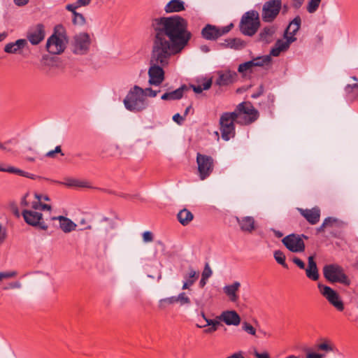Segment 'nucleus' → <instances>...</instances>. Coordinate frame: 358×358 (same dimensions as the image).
Wrapping results in <instances>:
<instances>
[{"instance_id":"49","label":"nucleus","mask_w":358,"mask_h":358,"mask_svg":"<svg viewBox=\"0 0 358 358\" xmlns=\"http://www.w3.org/2000/svg\"><path fill=\"white\" fill-rule=\"evenodd\" d=\"M206 322V324H203V325H201V324H197V327L199 328H203V327H206V326H210V327H217L219 324H220V322L217 320H211V319H206L205 320Z\"/></svg>"},{"instance_id":"28","label":"nucleus","mask_w":358,"mask_h":358,"mask_svg":"<svg viewBox=\"0 0 358 358\" xmlns=\"http://www.w3.org/2000/svg\"><path fill=\"white\" fill-rule=\"evenodd\" d=\"M321 343L317 345L316 348L319 351H323L326 353L334 352L336 346L334 343L328 338L321 339Z\"/></svg>"},{"instance_id":"22","label":"nucleus","mask_w":358,"mask_h":358,"mask_svg":"<svg viewBox=\"0 0 358 358\" xmlns=\"http://www.w3.org/2000/svg\"><path fill=\"white\" fill-rule=\"evenodd\" d=\"M241 287V284L238 282H234L231 285H226L224 287V292L229 296V299L232 302H236L238 299L237 292Z\"/></svg>"},{"instance_id":"63","label":"nucleus","mask_w":358,"mask_h":358,"mask_svg":"<svg viewBox=\"0 0 358 358\" xmlns=\"http://www.w3.org/2000/svg\"><path fill=\"white\" fill-rule=\"evenodd\" d=\"M328 221H329V220H324L323 221V223L322 224V225L317 229V233H320L322 231H324V229L327 227V222Z\"/></svg>"},{"instance_id":"18","label":"nucleus","mask_w":358,"mask_h":358,"mask_svg":"<svg viewBox=\"0 0 358 358\" xmlns=\"http://www.w3.org/2000/svg\"><path fill=\"white\" fill-rule=\"evenodd\" d=\"M219 319L227 325L237 326L241 322V317L235 310L222 312Z\"/></svg>"},{"instance_id":"26","label":"nucleus","mask_w":358,"mask_h":358,"mask_svg":"<svg viewBox=\"0 0 358 358\" xmlns=\"http://www.w3.org/2000/svg\"><path fill=\"white\" fill-rule=\"evenodd\" d=\"M185 9V2L182 0H171L165 6L166 13H178Z\"/></svg>"},{"instance_id":"21","label":"nucleus","mask_w":358,"mask_h":358,"mask_svg":"<svg viewBox=\"0 0 358 358\" xmlns=\"http://www.w3.org/2000/svg\"><path fill=\"white\" fill-rule=\"evenodd\" d=\"M52 219L58 220L59 221V227L65 233H69L74 231L77 227V225L70 219L62 215L52 217Z\"/></svg>"},{"instance_id":"40","label":"nucleus","mask_w":358,"mask_h":358,"mask_svg":"<svg viewBox=\"0 0 358 358\" xmlns=\"http://www.w3.org/2000/svg\"><path fill=\"white\" fill-rule=\"evenodd\" d=\"M321 2V0H309L308 6H307V10L310 13H315Z\"/></svg>"},{"instance_id":"38","label":"nucleus","mask_w":358,"mask_h":358,"mask_svg":"<svg viewBox=\"0 0 358 358\" xmlns=\"http://www.w3.org/2000/svg\"><path fill=\"white\" fill-rule=\"evenodd\" d=\"M274 258L275 261L282 266L284 268H287L288 266L285 262V255L280 250H276L274 252Z\"/></svg>"},{"instance_id":"4","label":"nucleus","mask_w":358,"mask_h":358,"mask_svg":"<svg viewBox=\"0 0 358 358\" xmlns=\"http://www.w3.org/2000/svg\"><path fill=\"white\" fill-rule=\"evenodd\" d=\"M125 108L132 113H140L145 110L149 104L148 100L145 98L143 88L134 85L127 92L123 100Z\"/></svg>"},{"instance_id":"60","label":"nucleus","mask_w":358,"mask_h":358,"mask_svg":"<svg viewBox=\"0 0 358 358\" xmlns=\"http://www.w3.org/2000/svg\"><path fill=\"white\" fill-rule=\"evenodd\" d=\"M305 0H292V6L294 8H299Z\"/></svg>"},{"instance_id":"45","label":"nucleus","mask_w":358,"mask_h":358,"mask_svg":"<svg viewBox=\"0 0 358 358\" xmlns=\"http://www.w3.org/2000/svg\"><path fill=\"white\" fill-rule=\"evenodd\" d=\"M59 153L62 156H64V153L62 151V148L60 145H57L55 147V150H50L45 154V157L49 158H55L56 154Z\"/></svg>"},{"instance_id":"30","label":"nucleus","mask_w":358,"mask_h":358,"mask_svg":"<svg viewBox=\"0 0 358 358\" xmlns=\"http://www.w3.org/2000/svg\"><path fill=\"white\" fill-rule=\"evenodd\" d=\"M285 41L278 40L275 44V45H276V47H278L282 52L288 49L290 44L296 40V38L293 36H289V37H285Z\"/></svg>"},{"instance_id":"42","label":"nucleus","mask_w":358,"mask_h":358,"mask_svg":"<svg viewBox=\"0 0 358 358\" xmlns=\"http://www.w3.org/2000/svg\"><path fill=\"white\" fill-rule=\"evenodd\" d=\"M252 67H254V64L250 60L243 64H241L238 66V71L241 73H244L248 71H250Z\"/></svg>"},{"instance_id":"11","label":"nucleus","mask_w":358,"mask_h":358,"mask_svg":"<svg viewBox=\"0 0 358 358\" xmlns=\"http://www.w3.org/2000/svg\"><path fill=\"white\" fill-rule=\"evenodd\" d=\"M282 242L292 252H301L305 250V243L298 234L287 235L282 238Z\"/></svg>"},{"instance_id":"47","label":"nucleus","mask_w":358,"mask_h":358,"mask_svg":"<svg viewBox=\"0 0 358 358\" xmlns=\"http://www.w3.org/2000/svg\"><path fill=\"white\" fill-rule=\"evenodd\" d=\"M212 274H213V271H212L209 264L206 263L205 264L204 268L202 271L201 277H203V278L208 279L209 278H210Z\"/></svg>"},{"instance_id":"46","label":"nucleus","mask_w":358,"mask_h":358,"mask_svg":"<svg viewBox=\"0 0 358 358\" xmlns=\"http://www.w3.org/2000/svg\"><path fill=\"white\" fill-rule=\"evenodd\" d=\"M325 355L314 352L310 349L306 350V358H324Z\"/></svg>"},{"instance_id":"19","label":"nucleus","mask_w":358,"mask_h":358,"mask_svg":"<svg viewBox=\"0 0 358 358\" xmlns=\"http://www.w3.org/2000/svg\"><path fill=\"white\" fill-rule=\"evenodd\" d=\"M201 35L206 40L215 41L220 37L219 27L209 24H206L201 30Z\"/></svg>"},{"instance_id":"62","label":"nucleus","mask_w":358,"mask_h":358,"mask_svg":"<svg viewBox=\"0 0 358 358\" xmlns=\"http://www.w3.org/2000/svg\"><path fill=\"white\" fill-rule=\"evenodd\" d=\"M226 358H245L243 356V352L241 351L234 353L233 355L226 357Z\"/></svg>"},{"instance_id":"13","label":"nucleus","mask_w":358,"mask_h":358,"mask_svg":"<svg viewBox=\"0 0 358 358\" xmlns=\"http://www.w3.org/2000/svg\"><path fill=\"white\" fill-rule=\"evenodd\" d=\"M45 38L44 26L38 24L27 33V38L32 45L39 44Z\"/></svg>"},{"instance_id":"9","label":"nucleus","mask_w":358,"mask_h":358,"mask_svg":"<svg viewBox=\"0 0 358 358\" xmlns=\"http://www.w3.org/2000/svg\"><path fill=\"white\" fill-rule=\"evenodd\" d=\"M282 7V0H270L264 3L262 17L265 22H272L278 15Z\"/></svg>"},{"instance_id":"3","label":"nucleus","mask_w":358,"mask_h":358,"mask_svg":"<svg viewBox=\"0 0 358 358\" xmlns=\"http://www.w3.org/2000/svg\"><path fill=\"white\" fill-rule=\"evenodd\" d=\"M21 206L25 207L22 211V215L27 224L43 230L48 229V224L43 218L41 211L50 210V205L42 204L41 196L37 194H34L33 200L31 196L27 194L21 201Z\"/></svg>"},{"instance_id":"34","label":"nucleus","mask_w":358,"mask_h":358,"mask_svg":"<svg viewBox=\"0 0 358 358\" xmlns=\"http://www.w3.org/2000/svg\"><path fill=\"white\" fill-rule=\"evenodd\" d=\"M211 85H212V80L208 79V80H206L204 83H203L202 84H199L196 85H192L191 87L192 88L193 91L195 93L199 94V93H201L203 92V90H208L211 87Z\"/></svg>"},{"instance_id":"39","label":"nucleus","mask_w":358,"mask_h":358,"mask_svg":"<svg viewBox=\"0 0 358 358\" xmlns=\"http://www.w3.org/2000/svg\"><path fill=\"white\" fill-rule=\"evenodd\" d=\"M9 171H10V173L17 174V175H19V176H21L23 177H26L28 178L34 179V180L39 178L38 176H37L34 174L29 173L28 172H25V171H24L21 169H17V168H15V169H11Z\"/></svg>"},{"instance_id":"7","label":"nucleus","mask_w":358,"mask_h":358,"mask_svg":"<svg viewBox=\"0 0 358 358\" xmlns=\"http://www.w3.org/2000/svg\"><path fill=\"white\" fill-rule=\"evenodd\" d=\"M196 164L199 176L201 180L206 179L213 173L214 159L212 157L198 152L196 155Z\"/></svg>"},{"instance_id":"43","label":"nucleus","mask_w":358,"mask_h":358,"mask_svg":"<svg viewBox=\"0 0 358 358\" xmlns=\"http://www.w3.org/2000/svg\"><path fill=\"white\" fill-rule=\"evenodd\" d=\"M73 23L76 25H83L85 24V18L83 14L74 13L73 17Z\"/></svg>"},{"instance_id":"6","label":"nucleus","mask_w":358,"mask_h":358,"mask_svg":"<svg viewBox=\"0 0 358 358\" xmlns=\"http://www.w3.org/2000/svg\"><path fill=\"white\" fill-rule=\"evenodd\" d=\"M324 276L331 282H340L349 285L350 280L345 274L343 268L336 264L327 265L323 269Z\"/></svg>"},{"instance_id":"59","label":"nucleus","mask_w":358,"mask_h":358,"mask_svg":"<svg viewBox=\"0 0 358 358\" xmlns=\"http://www.w3.org/2000/svg\"><path fill=\"white\" fill-rule=\"evenodd\" d=\"M173 120L178 124H180L183 122L184 118L179 113H176L173 115Z\"/></svg>"},{"instance_id":"25","label":"nucleus","mask_w":358,"mask_h":358,"mask_svg":"<svg viewBox=\"0 0 358 358\" xmlns=\"http://www.w3.org/2000/svg\"><path fill=\"white\" fill-rule=\"evenodd\" d=\"M306 273V276L312 280H317L319 278L318 270L313 256L308 257V265Z\"/></svg>"},{"instance_id":"5","label":"nucleus","mask_w":358,"mask_h":358,"mask_svg":"<svg viewBox=\"0 0 358 358\" xmlns=\"http://www.w3.org/2000/svg\"><path fill=\"white\" fill-rule=\"evenodd\" d=\"M260 26L259 15L257 11L250 10L245 12L241 17L239 29L245 36H252L256 34Z\"/></svg>"},{"instance_id":"54","label":"nucleus","mask_w":358,"mask_h":358,"mask_svg":"<svg viewBox=\"0 0 358 358\" xmlns=\"http://www.w3.org/2000/svg\"><path fill=\"white\" fill-rule=\"evenodd\" d=\"M14 143V140H12V139L8 140V141H6V142H5V143H1L0 142V150H8V151H9V150H10V149H9V148H8V146L10 144H12V143Z\"/></svg>"},{"instance_id":"64","label":"nucleus","mask_w":358,"mask_h":358,"mask_svg":"<svg viewBox=\"0 0 358 358\" xmlns=\"http://www.w3.org/2000/svg\"><path fill=\"white\" fill-rule=\"evenodd\" d=\"M325 220H329V221L327 222V227H333L334 224H336L338 222V220L336 218L331 217H329Z\"/></svg>"},{"instance_id":"17","label":"nucleus","mask_w":358,"mask_h":358,"mask_svg":"<svg viewBox=\"0 0 358 358\" xmlns=\"http://www.w3.org/2000/svg\"><path fill=\"white\" fill-rule=\"evenodd\" d=\"M28 45L26 39H17L15 42L7 43L3 48L5 52L8 54H20L21 51Z\"/></svg>"},{"instance_id":"27","label":"nucleus","mask_w":358,"mask_h":358,"mask_svg":"<svg viewBox=\"0 0 358 358\" xmlns=\"http://www.w3.org/2000/svg\"><path fill=\"white\" fill-rule=\"evenodd\" d=\"M274 26H268L264 27L259 34V39L266 43H270L272 41L273 34L275 32Z\"/></svg>"},{"instance_id":"20","label":"nucleus","mask_w":358,"mask_h":358,"mask_svg":"<svg viewBox=\"0 0 358 358\" xmlns=\"http://www.w3.org/2000/svg\"><path fill=\"white\" fill-rule=\"evenodd\" d=\"M187 90L186 85H182L180 87L169 92H165L161 96V99L164 101H174L179 100L183 96L185 91Z\"/></svg>"},{"instance_id":"48","label":"nucleus","mask_w":358,"mask_h":358,"mask_svg":"<svg viewBox=\"0 0 358 358\" xmlns=\"http://www.w3.org/2000/svg\"><path fill=\"white\" fill-rule=\"evenodd\" d=\"M17 272L15 271H6V272H0V281L3 279L11 278L15 277L17 275Z\"/></svg>"},{"instance_id":"1","label":"nucleus","mask_w":358,"mask_h":358,"mask_svg":"<svg viewBox=\"0 0 358 358\" xmlns=\"http://www.w3.org/2000/svg\"><path fill=\"white\" fill-rule=\"evenodd\" d=\"M151 26L153 40L148 83L150 85L159 86L164 80L162 67L168 64L171 56L184 49L192 34L187 29V20L177 15L155 18Z\"/></svg>"},{"instance_id":"33","label":"nucleus","mask_w":358,"mask_h":358,"mask_svg":"<svg viewBox=\"0 0 358 358\" xmlns=\"http://www.w3.org/2000/svg\"><path fill=\"white\" fill-rule=\"evenodd\" d=\"M254 64L255 66H264V65H268L270 64L271 61V57L270 55H264L262 57H257L251 60Z\"/></svg>"},{"instance_id":"58","label":"nucleus","mask_w":358,"mask_h":358,"mask_svg":"<svg viewBox=\"0 0 358 358\" xmlns=\"http://www.w3.org/2000/svg\"><path fill=\"white\" fill-rule=\"evenodd\" d=\"M282 51L280 50V49L275 45L274 48H273L270 52V56L272 55L273 57H278Z\"/></svg>"},{"instance_id":"15","label":"nucleus","mask_w":358,"mask_h":358,"mask_svg":"<svg viewBox=\"0 0 358 358\" xmlns=\"http://www.w3.org/2000/svg\"><path fill=\"white\" fill-rule=\"evenodd\" d=\"M240 229L245 233H252L256 228L255 220L252 216L235 217Z\"/></svg>"},{"instance_id":"35","label":"nucleus","mask_w":358,"mask_h":358,"mask_svg":"<svg viewBox=\"0 0 358 358\" xmlns=\"http://www.w3.org/2000/svg\"><path fill=\"white\" fill-rule=\"evenodd\" d=\"M175 303H176L175 296L162 299L159 301V308L160 309L164 310V309L166 308L169 306L173 305Z\"/></svg>"},{"instance_id":"14","label":"nucleus","mask_w":358,"mask_h":358,"mask_svg":"<svg viewBox=\"0 0 358 358\" xmlns=\"http://www.w3.org/2000/svg\"><path fill=\"white\" fill-rule=\"evenodd\" d=\"M237 76V73L233 71H219L216 84L219 86L229 85L236 80Z\"/></svg>"},{"instance_id":"29","label":"nucleus","mask_w":358,"mask_h":358,"mask_svg":"<svg viewBox=\"0 0 358 358\" xmlns=\"http://www.w3.org/2000/svg\"><path fill=\"white\" fill-rule=\"evenodd\" d=\"M178 220L183 226L187 225L193 220V214L186 208L181 210L178 213Z\"/></svg>"},{"instance_id":"61","label":"nucleus","mask_w":358,"mask_h":358,"mask_svg":"<svg viewBox=\"0 0 358 358\" xmlns=\"http://www.w3.org/2000/svg\"><path fill=\"white\" fill-rule=\"evenodd\" d=\"M92 0H77V3L79 7L88 6Z\"/></svg>"},{"instance_id":"12","label":"nucleus","mask_w":358,"mask_h":358,"mask_svg":"<svg viewBox=\"0 0 358 358\" xmlns=\"http://www.w3.org/2000/svg\"><path fill=\"white\" fill-rule=\"evenodd\" d=\"M66 45L62 36L53 34L47 41L46 49L52 55H58L64 52Z\"/></svg>"},{"instance_id":"50","label":"nucleus","mask_w":358,"mask_h":358,"mask_svg":"<svg viewBox=\"0 0 358 358\" xmlns=\"http://www.w3.org/2000/svg\"><path fill=\"white\" fill-rule=\"evenodd\" d=\"M7 238L6 229L0 224V245L4 243Z\"/></svg>"},{"instance_id":"36","label":"nucleus","mask_w":358,"mask_h":358,"mask_svg":"<svg viewBox=\"0 0 358 358\" xmlns=\"http://www.w3.org/2000/svg\"><path fill=\"white\" fill-rule=\"evenodd\" d=\"M227 46L234 49H241L244 47V42L240 38H229L227 41Z\"/></svg>"},{"instance_id":"32","label":"nucleus","mask_w":358,"mask_h":358,"mask_svg":"<svg viewBox=\"0 0 358 358\" xmlns=\"http://www.w3.org/2000/svg\"><path fill=\"white\" fill-rule=\"evenodd\" d=\"M67 187H89V182L87 181L79 180L73 178H68L64 182Z\"/></svg>"},{"instance_id":"10","label":"nucleus","mask_w":358,"mask_h":358,"mask_svg":"<svg viewBox=\"0 0 358 358\" xmlns=\"http://www.w3.org/2000/svg\"><path fill=\"white\" fill-rule=\"evenodd\" d=\"M90 45V38L87 33H80L74 36L73 52L76 55L86 54Z\"/></svg>"},{"instance_id":"55","label":"nucleus","mask_w":358,"mask_h":358,"mask_svg":"<svg viewBox=\"0 0 358 358\" xmlns=\"http://www.w3.org/2000/svg\"><path fill=\"white\" fill-rule=\"evenodd\" d=\"M78 8H79V6H78L77 2H76L75 3H72V4H68L66 6V8L67 10L72 12L73 15H74V13H77L76 11V10Z\"/></svg>"},{"instance_id":"37","label":"nucleus","mask_w":358,"mask_h":358,"mask_svg":"<svg viewBox=\"0 0 358 358\" xmlns=\"http://www.w3.org/2000/svg\"><path fill=\"white\" fill-rule=\"evenodd\" d=\"M175 296L176 303H179L180 306L189 305L191 303L189 297L185 292H181Z\"/></svg>"},{"instance_id":"31","label":"nucleus","mask_w":358,"mask_h":358,"mask_svg":"<svg viewBox=\"0 0 358 358\" xmlns=\"http://www.w3.org/2000/svg\"><path fill=\"white\" fill-rule=\"evenodd\" d=\"M345 91L348 97L350 99H358V84L348 85Z\"/></svg>"},{"instance_id":"44","label":"nucleus","mask_w":358,"mask_h":358,"mask_svg":"<svg viewBox=\"0 0 358 358\" xmlns=\"http://www.w3.org/2000/svg\"><path fill=\"white\" fill-rule=\"evenodd\" d=\"M143 94H145V98L147 99V97H155L159 92H160V90H155L152 89L151 87H146L145 89H143Z\"/></svg>"},{"instance_id":"53","label":"nucleus","mask_w":358,"mask_h":358,"mask_svg":"<svg viewBox=\"0 0 358 358\" xmlns=\"http://www.w3.org/2000/svg\"><path fill=\"white\" fill-rule=\"evenodd\" d=\"M254 356L256 358H271L268 352H259L257 350L254 352Z\"/></svg>"},{"instance_id":"24","label":"nucleus","mask_w":358,"mask_h":358,"mask_svg":"<svg viewBox=\"0 0 358 358\" xmlns=\"http://www.w3.org/2000/svg\"><path fill=\"white\" fill-rule=\"evenodd\" d=\"M301 20L300 16H296L291 21L285 31L284 37H289V36H295L301 27Z\"/></svg>"},{"instance_id":"2","label":"nucleus","mask_w":358,"mask_h":358,"mask_svg":"<svg viewBox=\"0 0 358 358\" xmlns=\"http://www.w3.org/2000/svg\"><path fill=\"white\" fill-rule=\"evenodd\" d=\"M258 117V111L250 102H242L236 106L234 111L224 113L220 118L222 138L227 141L235 136V123L242 125L250 124Z\"/></svg>"},{"instance_id":"57","label":"nucleus","mask_w":358,"mask_h":358,"mask_svg":"<svg viewBox=\"0 0 358 358\" xmlns=\"http://www.w3.org/2000/svg\"><path fill=\"white\" fill-rule=\"evenodd\" d=\"M293 262L296 264L300 268H305V263L298 257H294L293 259Z\"/></svg>"},{"instance_id":"52","label":"nucleus","mask_w":358,"mask_h":358,"mask_svg":"<svg viewBox=\"0 0 358 358\" xmlns=\"http://www.w3.org/2000/svg\"><path fill=\"white\" fill-rule=\"evenodd\" d=\"M264 89L263 85L259 86L258 90L256 92L251 94L252 99H257L259 97L264 93Z\"/></svg>"},{"instance_id":"41","label":"nucleus","mask_w":358,"mask_h":358,"mask_svg":"<svg viewBox=\"0 0 358 358\" xmlns=\"http://www.w3.org/2000/svg\"><path fill=\"white\" fill-rule=\"evenodd\" d=\"M242 329L250 335L256 336V329L249 322H244L242 324Z\"/></svg>"},{"instance_id":"23","label":"nucleus","mask_w":358,"mask_h":358,"mask_svg":"<svg viewBox=\"0 0 358 358\" xmlns=\"http://www.w3.org/2000/svg\"><path fill=\"white\" fill-rule=\"evenodd\" d=\"M199 273L194 270L192 268H189V272L184 275L185 281L182 285V289H187L192 286L199 278Z\"/></svg>"},{"instance_id":"16","label":"nucleus","mask_w":358,"mask_h":358,"mask_svg":"<svg viewBox=\"0 0 358 358\" xmlns=\"http://www.w3.org/2000/svg\"><path fill=\"white\" fill-rule=\"evenodd\" d=\"M301 215L310 224H317L320 217V210L317 207L311 209L298 208Z\"/></svg>"},{"instance_id":"8","label":"nucleus","mask_w":358,"mask_h":358,"mask_svg":"<svg viewBox=\"0 0 358 358\" xmlns=\"http://www.w3.org/2000/svg\"><path fill=\"white\" fill-rule=\"evenodd\" d=\"M318 289L320 294L333 306L338 311H343L345 308L343 301L339 294L329 286L319 283Z\"/></svg>"},{"instance_id":"56","label":"nucleus","mask_w":358,"mask_h":358,"mask_svg":"<svg viewBox=\"0 0 358 358\" xmlns=\"http://www.w3.org/2000/svg\"><path fill=\"white\" fill-rule=\"evenodd\" d=\"M232 27H233V24H230L229 25L223 27L222 28H219V31H220V36H222V35L228 33L231 30Z\"/></svg>"},{"instance_id":"51","label":"nucleus","mask_w":358,"mask_h":358,"mask_svg":"<svg viewBox=\"0 0 358 358\" xmlns=\"http://www.w3.org/2000/svg\"><path fill=\"white\" fill-rule=\"evenodd\" d=\"M143 240L145 243L152 242L153 241V234L151 231H147L143 234Z\"/></svg>"}]
</instances>
